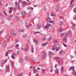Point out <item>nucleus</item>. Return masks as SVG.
I'll use <instances>...</instances> for the list:
<instances>
[{
    "instance_id": "obj_21",
    "label": "nucleus",
    "mask_w": 76,
    "mask_h": 76,
    "mask_svg": "<svg viewBox=\"0 0 76 76\" xmlns=\"http://www.w3.org/2000/svg\"><path fill=\"white\" fill-rule=\"evenodd\" d=\"M18 76H23V73L21 72L20 74H18Z\"/></svg>"
},
{
    "instance_id": "obj_58",
    "label": "nucleus",
    "mask_w": 76,
    "mask_h": 76,
    "mask_svg": "<svg viewBox=\"0 0 76 76\" xmlns=\"http://www.w3.org/2000/svg\"><path fill=\"white\" fill-rule=\"evenodd\" d=\"M63 18H64V17H61V16L60 17V19H63Z\"/></svg>"
},
{
    "instance_id": "obj_31",
    "label": "nucleus",
    "mask_w": 76,
    "mask_h": 76,
    "mask_svg": "<svg viewBox=\"0 0 76 76\" xmlns=\"http://www.w3.org/2000/svg\"><path fill=\"white\" fill-rule=\"evenodd\" d=\"M13 16L12 15H10L9 16V18H13Z\"/></svg>"
},
{
    "instance_id": "obj_38",
    "label": "nucleus",
    "mask_w": 76,
    "mask_h": 76,
    "mask_svg": "<svg viewBox=\"0 0 76 76\" xmlns=\"http://www.w3.org/2000/svg\"><path fill=\"white\" fill-rule=\"evenodd\" d=\"M56 47H55V45H54V47L52 48V50H55L56 49Z\"/></svg>"
},
{
    "instance_id": "obj_24",
    "label": "nucleus",
    "mask_w": 76,
    "mask_h": 76,
    "mask_svg": "<svg viewBox=\"0 0 76 76\" xmlns=\"http://www.w3.org/2000/svg\"><path fill=\"white\" fill-rule=\"evenodd\" d=\"M55 71L57 74H58V69H56Z\"/></svg>"
},
{
    "instance_id": "obj_28",
    "label": "nucleus",
    "mask_w": 76,
    "mask_h": 76,
    "mask_svg": "<svg viewBox=\"0 0 76 76\" xmlns=\"http://www.w3.org/2000/svg\"><path fill=\"white\" fill-rule=\"evenodd\" d=\"M71 7L72 8L73 7V3H71Z\"/></svg>"
},
{
    "instance_id": "obj_25",
    "label": "nucleus",
    "mask_w": 76,
    "mask_h": 76,
    "mask_svg": "<svg viewBox=\"0 0 76 76\" xmlns=\"http://www.w3.org/2000/svg\"><path fill=\"white\" fill-rule=\"evenodd\" d=\"M63 51L61 50L60 51L59 54H63Z\"/></svg>"
},
{
    "instance_id": "obj_3",
    "label": "nucleus",
    "mask_w": 76,
    "mask_h": 76,
    "mask_svg": "<svg viewBox=\"0 0 76 76\" xmlns=\"http://www.w3.org/2000/svg\"><path fill=\"white\" fill-rule=\"evenodd\" d=\"M41 28V25L40 24L38 23L37 24V29H40Z\"/></svg>"
},
{
    "instance_id": "obj_29",
    "label": "nucleus",
    "mask_w": 76,
    "mask_h": 76,
    "mask_svg": "<svg viewBox=\"0 0 76 76\" xmlns=\"http://www.w3.org/2000/svg\"><path fill=\"white\" fill-rule=\"evenodd\" d=\"M27 37V35L26 34H24L23 36V38H26Z\"/></svg>"
},
{
    "instance_id": "obj_20",
    "label": "nucleus",
    "mask_w": 76,
    "mask_h": 76,
    "mask_svg": "<svg viewBox=\"0 0 76 76\" xmlns=\"http://www.w3.org/2000/svg\"><path fill=\"white\" fill-rule=\"evenodd\" d=\"M22 14L23 15V16H25V15H26V12H22Z\"/></svg>"
},
{
    "instance_id": "obj_35",
    "label": "nucleus",
    "mask_w": 76,
    "mask_h": 76,
    "mask_svg": "<svg viewBox=\"0 0 76 76\" xmlns=\"http://www.w3.org/2000/svg\"><path fill=\"white\" fill-rule=\"evenodd\" d=\"M59 48H60L58 47L56 49V51H58V50H59Z\"/></svg>"
},
{
    "instance_id": "obj_49",
    "label": "nucleus",
    "mask_w": 76,
    "mask_h": 76,
    "mask_svg": "<svg viewBox=\"0 0 76 76\" xmlns=\"http://www.w3.org/2000/svg\"><path fill=\"white\" fill-rule=\"evenodd\" d=\"M12 67H14V66H13V62H12Z\"/></svg>"
},
{
    "instance_id": "obj_54",
    "label": "nucleus",
    "mask_w": 76,
    "mask_h": 76,
    "mask_svg": "<svg viewBox=\"0 0 76 76\" xmlns=\"http://www.w3.org/2000/svg\"><path fill=\"white\" fill-rule=\"evenodd\" d=\"M9 12L10 13H12V10H10L9 11Z\"/></svg>"
},
{
    "instance_id": "obj_16",
    "label": "nucleus",
    "mask_w": 76,
    "mask_h": 76,
    "mask_svg": "<svg viewBox=\"0 0 76 76\" xmlns=\"http://www.w3.org/2000/svg\"><path fill=\"white\" fill-rule=\"evenodd\" d=\"M68 37H72V34L70 32L68 33Z\"/></svg>"
},
{
    "instance_id": "obj_11",
    "label": "nucleus",
    "mask_w": 76,
    "mask_h": 76,
    "mask_svg": "<svg viewBox=\"0 0 76 76\" xmlns=\"http://www.w3.org/2000/svg\"><path fill=\"white\" fill-rule=\"evenodd\" d=\"M75 26H76V25H75L74 24H72V28L73 29H75Z\"/></svg>"
},
{
    "instance_id": "obj_7",
    "label": "nucleus",
    "mask_w": 76,
    "mask_h": 76,
    "mask_svg": "<svg viewBox=\"0 0 76 76\" xmlns=\"http://www.w3.org/2000/svg\"><path fill=\"white\" fill-rule=\"evenodd\" d=\"M56 59V60L57 61H58L59 63H60V59H59V58L58 57H56L55 58Z\"/></svg>"
},
{
    "instance_id": "obj_8",
    "label": "nucleus",
    "mask_w": 76,
    "mask_h": 76,
    "mask_svg": "<svg viewBox=\"0 0 76 76\" xmlns=\"http://www.w3.org/2000/svg\"><path fill=\"white\" fill-rule=\"evenodd\" d=\"M10 35L12 37H14L16 36L17 35V34H16V33H14L11 34Z\"/></svg>"
},
{
    "instance_id": "obj_63",
    "label": "nucleus",
    "mask_w": 76,
    "mask_h": 76,
    "mask_svg": "<svg viewBox=\"0 0 76 76\" xmlns=\"http://www.w3.org/2000/svg\"><path fill=\"white\" fill-rule=\"evenodd\" d=\"M19 44H18L16 45V47H19Z\"/></svg>"
},
{
    "instance_id": "obj_12",
    "label": "nucleus",
    "mask_w": 76,
    "mask_h": 76,
    "mask_svg": "<svg viewBox=\"0 0 76 76\" xmlns=\"http://www.w3.org/2000/svg\"><path fill=\"white\" fill-rule=\"evenodd\" d=\"M15 30H12L10 32V34H14V33H15Z\"/></svg>"
},
{
    "instance_id": "obj_18",
    "label": "nucleus",
    "mask_w": 76,
    "mask_h": 76,
    "mask_svg": "<svg viewBox=\"0 0 76 76\" xmlns=\"http://www.w3.org/2000/svg\"><path fill=\"white\" fill-rule=\"evenodd\" d=\"M70 69H71V70H75L74 69H75V67L73 66H70Z\"/></svg>"
},
{
    "instance_id": "obj_13",
    "label": "nucleus",
    "mask_w": 76,
    "mask_h": 76,
    "mask_svg": "<svg viewBox=\"0 0 76 76\" xmlns=\"http://www.w3.org/2000/svg\"><path fill=\"white\" fill-rule=\"evenodd\" d=\"M9 68H10V67L9 66H7V68L6 69V72H8L9 70Z\"/></svg>"
},
{
    "instance_id": "obj_36",
    "label": "nucleus",
    "mask_w": 76,
    "mask_h": 76,
    "mask_svg": "<svg viewBox=\"0 0 76 76\" xmlns=\"http://www.w3.org/2000/svg\"><path fill=\"white\" fill-rule=\"evenodd\" d=\"M25 58L26 60L27 61L28 60V57L26 56Z\"/></svg>"
},
{
    "instance_id": "obj_23",
    "label": "nucleus",
    "mask_w": 76,
    "mask_h": 76,
    "mask_svg": "<svg viewBox=\"0 0 76 76\" xmlns=\"http://www.w3.org/2000/svg\"><path fill=\"white\" fill-rule=\"evenodd\" d=\"M51 16H54V17H55V16H56V15L53 13H51Z\"/></svg>"
},
{
    "instance_id": "obj_46",
    "label": "nucleus",
    "mask_w": 76,
    "mask_h": 76,
    "mask_svg": "<svg viewBox=\"0 0 76 76\" xmlns=\"http://www.w3.org/2000/svg\"><path fill=\"white\" fill-rule=\"evenodd\" d=\"M19 32H23V30H22V29H20L19 30Z\"/></svg>"
},
{
    "instance_id": "obj_15",
    "label": "nucleus",
    "mask_w": 76,
    "mask_h": 76,
    "mask_svg": "<svg viewBox=\"0 0 76 76\" xmlns=\"http://www.w3.org/2000/svg\"><path fill=\"white\" fill-rule=\"evenodd\" d=\"M37 69H35V68H34L33 69V72L34 73H36V72H37Z\"/></svg>"
},
{
    "instance_id": "obj_48",
    "label": "nucleus",
    "mask_w": 76,
    "mask_h": 76,
    "mask_svg": "<svg viewBox=\"0 0 76 76\" xmlns=\"http://www.w3.org/2000/svg\"><path fill=\"white\" fill-rule=\"evenodd\" d=\"M45 39H46V38H43L42 40L43 41H44L45 40Z\"/></svg>"
},
{
    "instance_id": "obj_45",
    "label": "nucleus",
    "mask_w": 76,
    "mask_h": 76,
    "mask_svg": "<svg viewBox=\"0 0 76 76\" xmlns=\"http://www.w3.org/2000/svg\"><path fill=\"white\" fill-rule=\"evenodd\" d=\"M51 38L50 37H49V38H48V41H50L51 40Z\"/></svg>"
},
{
    "instance_id": "obj_6",
    "label": "nucleus",
    "mask_w": 76,
    "mask_h": 76,
    "mask_svg": "<svg viewBox=\"0 0 76 76\" xmlns=\"http://www.w3.org/2000/svg\"><path fill=\"white\" fill-rule=\"evenodd\" d=\"M7 39H8V37H7V36H6L4 38V42H6V41H7Z\"/></svg>"
},
{
    "instance_id": "obj_1",
    "label": "nucleus",
    "mask_w": 76,
    "mask_h": 76,
    "mask_svg": "<svg viewBox=\"0 0 76 76\" xmlns=\"http://www.w3.org/2000/svg\"><path fill=\"white\" fill-rule=\"evenodd\" d=\"M42 58L43 60L45 59V57H46V55L45 53V52L43 51L42 53Z\"/></svg>"
},
{
    "instance_id": "obj_57",
    "label": "nucleus",
    "mask_w": 76,
    "mask_h": 76,
    "mask_svg": "<svg viewBox=\"0 0 76 76\" xmlns=\"http://www.w3.org/2000/svg\"><path fill=\"white\" fill-rule=\"evenodd\" d=\"M32 51L33 53H34V48H32Z\"/></svg>"
},
{
    "instance_id": "obj_59",
    "label": "nucleus",
    "mask_w": 76,
    "mask_h": 76,
    "mask_svg": "<svg viewBox=\"0 0 76 76\" xmlns=\"http://www.w3.org/2000/svg\"><path fill=\"white\" fill-rule=\"evenodd\" d=\"M0 6H2V3L1 2V1L0 0Z\"/></svg>"
},
{
    "instance_id": "obj_53",
    "label": "nucleus",
    "mask_w": 76,
    "mask_h": 76,
    "mask_svg": "<svg viewBox=\"0 0 76 76\" xmlns=\"http://www.w3.org/2000/svg\"><path fill=\"white\" fill-rule=\"evenodd\" d=\"M57 64H55V67L56 68H57Z\"/></svg>"
},
{
    "instance_id": "obj_10",
    "label": "nucleus",
    "mask_w": 76,
    "mask_h": 76,
    "mask_svg": "<svg viewBox=\"0 0 76 76\" xmlns=\"http://www.w3.org/2000/svg\"><path fill=\"white\" fill-rule=\"evenodd\" d=\"M59 10V7H58V6L57 5L56 7V11H58Z\"/></svg>"
},
{
    "instance_id": "obj_62",
    "label": "nucleus",
    "mask_w": 76,
    "mask_h": 76,
    "mask_svg": "<svg viewBox=\"0 0 76 76\" xmlns=\"http://www.w3.org/2000/svg\"><path fill=\"white\" fill-rule=\"evenodd\" d=\"M13 7H11L10 8V10H13Z\"/></svg>"
},
{
    "instance_id": "obj_30",
    "label": "nucleus",
    "mask_w": 76,
    "mask_h": 76,
    "mask_svg": "<svg viewBox=\"0 0 76 76\" xmlns=\"http://www.w3.org/2000/svg\"><path fill=\"white\" fill-rule=\"evenodd\" d=\"M31 61H32V62H33V63H35V61H34V60L33 59V58H31Z\"/></svg>"
},
{
    "instance_id": "obj_44",
    "label": "nucleus",
    "mask_w": 76,
    "mask_h": 76,
    "mask_svg": "<svg viewBox=\"0 0 76 76\" xmlns=\"http://www.w3.org/2000/svg\"><path fill=\"white\" fill-rule=\"evenodd\" d=\"M33 41H34V42H36L37 41V40H36V39H34V40H33Z\"/></svg>"
},
{
    "instance_id": "obj_56",
    "label": "nucleus",
    "mask_w": 76,
    "mask_h": 76,
    "mask_svg": "<svg viewBox=\"0 0 76 76\" xmlns=\"http://www.w3.org/2000/svg\"><path fill=\"white\" fill-rule=\"evenodd\" d=\"M74 20H76V17L74 18L73 19Z\"/></svg>"
},
{
    "instance_id": "obj_61",
    "label": "nucleus",
    "mask_w": 76,
    "mask_h": 76,
    "mask_svg": "<svg viewBox=\"0 0 76 76\" xmlns=\"http://www.w3.org/2000/svg\"><path fill=\"white\" fill-rule=\"evenodd\" d=\"M74 76H76V72H74Z\"/></svg>"
},
{
    "instance_id": "obj_4",
    "label": "nucleus",
    "mask_w": 76,
    "mask_h": 76,
    "mask_svg": "<svg viewBox=\"0 0 76 76\" xmlns=\"http://www.w3.org/2000/svg\"><path fill=\"white\" fill-rule=\"evenodd\" d=\"M55 43V47H57L58 46V42H57V40H56L54 41Z\"/></svg>"
},
{
    "instance_id": "obj_52",
    "label": "nucleus",
    "mask_w": 76,
    "mask_h": 76,
    "mask_svg": "<svg viewBox=\"0 0 76 76\" xmlns=\"http://www.w3.org/2000/svg\"><path fill=\"white\" fill-rule=\"evenodd\" d=\"M36 44L37 45L38 44V42L37 41L36 42H35Z\"/></svg>"
},
{
    "instance_id": "obj_60",
    "label": "nucleus",
    "mask_w": 76,
    "mask_h": 76,
    "mask_svg": "<svg viewBox=\"0 0 76 76\" xmlns=\"http://www.w3.org/2000/svg\"><path fill=\"white\" fill-rule=\"evenodd\" d=\"M74 1H74V0L71 1V3H73L72 2H74Z\"/></svg>"
},
{
    "instance_id": "obj_50",
    "label": "nucleus",
    "mask_w": 76,
    "mask_h": 76,
    "mask_svg": "<svg viewBox=\"0 0 76 76\" xmlns=\"http://www.w3.org/2000/svg\"><path fill=\"white\" fill-rule=\"evenodd\" d=\"M26 28H29V25H27L26 26Z\"/></svg>"
},
{
    "instance_id": "obj_27",
    "label": "nucleus",
    "mask_w": 76,
    "mask_h": 76,
    "mask_svg": "<svg viewBox=\"0 0 76 76\" xmlns=\"http://www.w3.org/2000/svg\"><path fill=\"white\" fill-rule=\"evenodd\" d=\"M63 23H64L63 22L61 21L60 22V25H62L63 24Z\"/></svg>"
},
{
    "instance_id": "obj_33",
    "label": "nucleus",
    "mask_w": 76,
    "mask_h": 76,
    "mask_svg": "<svg viewBox=\"0 0 76 76\" xmlns=\"http://www.w3.org/2000/svg\"><path fill=\"white\" fill-rule=\"evenodd\" d=\"M2 45L3 47H5L6 46V43H3L2 44Z\"/></svg>"
},
{
    "instance_id": "obj_42",
    "label": "nucleus",
    "mask_w": 76,
    "mask_h": 76,
    "mask_svg": "<svg viewBox=\"0 0 76 76\" xmlns=\"http://www.w3.org/2000/svg\"><path fill=\"white\" fill-rule=\"evenodd\" d=\"M47 25L48 26H48H51V25L50 24H47Z\"/></svg>"
},
{
    "instance_id": "obj_26",
    "label": "nucleus",
    "mask_w": 76,
    "mask_h": 76,
    "mask_svg": "<svg viewBox=\"0 0 76 76\" xmlns=\"http://www.w3.org/2000/svg\"><path fill=\"white\" fill-rule=\"evenodd\" d=\"M19 61H20V63H22V61H23V60H22V58H20L19 60Z\"/></svg>"
},
{
    "instance_id": "obj_39",
    "label": "nucleus",
    "mask_w": 76,
    "mask_h": 76,
    "mask_svg": "<svg viewBox=\"0 0 76 76\" xmlns=\"http://www.w3.org/2000/svg\"><path fill=\"white\" fill-rule=\"evenodd\" d=\"M11 57L12 58H13V59H15V57H14L13 56H11Z\"/></svg>"
},
{
    "instance_id": "obj_40",
    "label": "nucleus",
    "mask_w": 76,
    "mask_h": 76,
    "mask_svg": "<svg viewBox=\"0 0 76 76\" xmlns=\"http://www.w3.org/2000/svg\"><path fill=\"white\" fill-rule=\"evenodd\" d=\"M49 54L50 55H53V53L52 52H50Z\"/></svg>"
},
{
    "instance_id": "obj_14",
    "label": "nucleus",
    "mask_w": 76,
    "mask_h": 76,
    "mask_svg": "<svg viewBox=\"0 0 76 76\" xmlns=\"http://www.w3.org/2000/svg\"><path fill=\"white\" fill-rule=\"evenodd\" d=\"M64 71V67L62 66L61 68V72L62 73H63V71Z\"/></svg>"
},
{
    "instance_id": "obj_22",
    "label": "nucleus",
    "mask_w": 76,
    "mask_h": 76,
    "mask_svg": "<svg viewBox=\"0 0 76 76\" xmlns=\"http://www.w3.org/2000/svg\"><path fill=\"white\" fill-rule=\"evenodd\" d=\"M62 31H63V29L61 28H60L59 29V32H61Z\"/></svg>"
},
{
    "instance_id": "obj_19",
    "label": "nucleus",
    "mask_w": 76,
    "mask_h": 76,
    "mask_svg": "<svg viewBox=\"0 0 76 76\" xmlns=\"http://www.w3.org/2000/svg\"><path fill=\"white\" fill-rule=\"evenodd\" d=\"M47 44H48V42H47L46 43H45L42 44V46H45V45H47Z\"/></svg>"
},
{
    "instance_id": "obj_17",
    "label": "nucleus",
    "mask_w": 76,
    "mask_h": 76,
    "mask_svg": "<svg viewBox=\"0 0 76 76\" xmlns=\"http://www.w3.org/2000/svg\"><path fill=\"white\" fill-rule=\"evenodd\" d=\"M55 22V21H54V20L52 21L51 20L50 22V23H52V24H54Z\"/></svg>"
},
{
    "instance_id": "obj_64",
    "label": "nucleus",
    "mask_w": 76,
    "mask_h": 76,
    "mask_svg": "<svg viewBox=\"0 0 76 76\" xmlns=\"http://www.w3.org/2000/svg\"><path fill=\"white\" fill-rule=\"evenodd\" d=\"M44 23H45L43 21L42 22V24L43 25H44Z\"/></svg>"
},
{
    "instance_id": "obj_5",
    "label": "nucleus",
    "mask_w": 76,
    "mask_h": 76,
    "mask_svg": "<svg viewBox=\"0 0 76 76\" xmlns=\"http://www.w3.org/2000/svg\"><path fill=\"white\" fill-rule=\"evenodd\" d=\"M51 18H50L48 17L47 18V21L49 23H50L51 22Z\"/></svg>"
},
{
    "instance_id": "obj_37",
    "label": "nucleus",
    "mask_w": 76,
    "mask_h": 76,
    "mask_svg": "<svg viewBox=\"0 0 76 76\" xmlns=\"http://www.w3.org/2000/svg\"><path fill=\"white\" fill-rule=\"evenodd\" d=\"M48 27V26L47 25L44 27V29H47Z\"/></svg>"
},
{
    "instance_id": "obj_43",
    "label": "nucleus",
    "mask_w": 76,
    "mask_h": 76,
    "mask_svg": "<svg viewBox=\"0 0 76 76\" xmlns=\"http://www.w3.org/2000/svg\"><path fill=\"white\" fill-rule=\"evenodd\" d=\"M60 35H61V37H63V35H64V34H63V33H61V34H60Z\"/></svg>"
},
{
    "instance_id": "obj_2",
    "label": "nucleus",
    "mask_w": 76,
    "mask_h": 76,
    "mask_svg": "<svg viewBox=\"0 0 76 76\" xmlns=\"http://www.w3.org/2000/svg\"><path fill=\"white\" fill-rule=\"evenodd\" d=\"M29 45L28 44H26V47L25 48V51H26V52L27 51H28V50H29Z\"/></svg>"
},
{
    "instance_id": "obj_55",
    "label": "nucleus",
    "mask_w": 76,
    "mask_h": 76,
    "mask_svg": "<svg viewBox=\"0 0 76 76\" xmlns=\"http://www.w3.org/2000/svg\"><path fill=\"white\" fill-rule=\"evenodd\" d=\"M23 6H25V4L24 3V2L22 3V4Z\"/></svg>"
},
{
    "instance_id": "obj_32",
    "label": "nucleus",
    "mask_w": 76,
    "mask_h": 76,
    "mask_svg": "<svg viewBox=\"0 0 76 76\" xmlns=\"http://www.w3.org/2000/svg\"><path fill=\"white\" fill-rule=\"evenodd\" d=\"M73 12L74 13H76V8H75L73 10Z\"/></svg>"
},
{
    "instance_id": "obj_51",
    "label": "nucleus",
    "mask_w": 76,
    "mask_h": 76,
    "mask_svg": "<svg viewBox=\"0 0 76 76\" xmlns=\"http://www.w3.org/2000/svg\"><path fill=\"white\" fill-rule=\"evenodd\" d=\"M19 19V18L18 17H16V20H18Z\"/></svg>"
},
{
    "instance_id": "obj_34",
    "label": "nucleus",
    "mask_w": 76,
    "mask_h": 76,
    "mask_svg": "<svg viewBox=\"0 0 76 76\" xmlns=\"http://www.w3.org/2000/svg\"><path fill=\"white\" fill-rule=\"evenodd\" d=\"M8 54H9V52H6V56L7 57L8 56Z\"/></svg>"
},
{
    "instance_id": "obj_9",
    "label": "nucleus",
    "mask_w": 76,
    "mask_h": 76,
    "mask_svg": "<svg viewBox=\"0 0 76 76\" xmlns=\"http://www.w3.org/2000/svg\"><path fill=\"white\" fill-rule=\"evenodd\" d=\"M63 41L64 42H67V37H65L63 39Z\"/></svg>"
},
{
    "instance_id": "obj_41",
    "label": "nucleus",
    "mask_w": 76,
    "mask_h": 76,
    "mask_svg": "<svg viewBox=\"0 0 76 76\" xmlns=\"http://www.w3.org/2000/svg\"><path fill=\"white\" fill-rule=\"evenodd\" d=\"M4 13L5 14V15L7 16V13L5 12V11L4 12Z\"/></svg>"
},
{
    "instance_id": "obj_47",
    "label": "nucleus",
    "mask_w": 76,
    "mask_h": 76,
    "mask_svg": "<svg viewBox=\"0 0 76 76\" xmlns=\"http://www.w3.org/2000/svg\"><path fill=\"white\" fill-rule=\"evenodd\" d=\"M17 6V7L18 9L19 10H20V7H19V5H18V6Z\"/></svg>"
}]
</instances>
